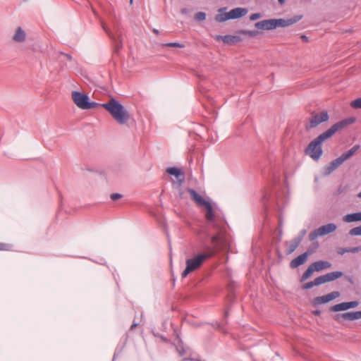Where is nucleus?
Masks as SVG:
<instances>
[{"mask_svg":"<svg viewBox=\"0 0 361 361\" xmlns=\"http://www.w3.org/2000/svg\"><path fill=\"white\" fill-rule=\"evenodd\" d=\"M247 13V10L244 8H235L227 12V16L225 18L237 19L244 16Z\"/></svg>","mask_w":361,"mask_h":361,"instance_id":"14","label":"nucleus"},{"mask_svg":"<svg viewBox=\"0 0 361 361\" xmlns=\"http://www.w3.org/2000/svg\"><path fill=\"white\" fill-rule=\"evenodd\" d=\"M234 38H235V37L231 36V35H224V36L217 35L216 37V39H217V40L221 39L226 44L233 43L234 42Z\"/></svg>","mask_w":361,"mask_h":361,"instance_id":"23","label":"nucleus"},{"mask_svg":"<svg viewBox=\"0 0 361 361\" xmlns=\"http://www.w3.org/2000/svg\"><path fill=\"white\" fill-rule=\"evenodd\" d=\"M337 226L334 223H329L326 225H323L320 226L319 228L314 230L309 234V239L310 241L316 242L315 240L319 236H323L325 235H327L329 233H331L336 231Z\"/></svg>","mask_w":361,"mask_h":361,"instance_id":"9","label":"nucleus"},{"mask_svg":"<svg viewBox=\"0 0 361 361\" xmlns=\"http://www.w3.org/2000/svg\"><path fill=\"white\" fill-rule=\"evenodd\" d=\"M101 106L104 108L120 125L126 124L130 118V113L124 106L115 99H111L108 102L103 103Z\"/></svg>","mask_w":361,"mask_h":361,"instance_id":"2","label":"nucleus"},{"mask_svg":"<svg viewBox=\"0 0 361 361\" xmlns=\"http://www.w3.org/2000/svg\"><path fill=\"white\" fill-rule=\"evenodd\" d=\"M340 295L339 292L333 291L325 295L318 296L314 298V302L315 304L326 303L334 299L338 298Z\"/></svg>","mask_w":361,"mask_h":361,"instance_id":"12","label":"nucleus"},{"mask_svg":"<svg viewBox=\"0 0 361 361\" xmlns=\"http://www.w3.org/2000/svg\"><path fill=\"white\" fill-rule=\"evenodd\" d=\"M329 118L327 111H322L319 113L313 112L309 119V122L305 125L306 130H310L316 128L323 122L327 121Z\"/></svg>","mask_w":361,"mask_h":361,"instance_id":"8","label":"nucleus"},{"mask_svg":"<svg viewBox=\"0 0 361 361\" xmlns=\"http://www.w3.org/2000/svg\"><path fill=\"white\" fill-rule=\"evenodd\" d=\"M187 191L190 195L191 199L197 204V206H204L205 207L207 210L205 219L207 221L209 222H214L215 220V215L211 203L204 200L203 197L194 189L188 188Z\"/></svg>","mask_w":361,"mask_h":361,"instance_id":"4","label":"nucleus"},{"mask_svg":"<svg viewBox=\"0 0 361 361\" xmlns=\"http://www.w3.org/2000/svg\"><path fill=\"white\" fill-rule=\"evenodd\" d=\"M66 56H67L69 59H71V56L70 55L66 54Z\"/></svg>","mask_w":361,"mask_h":361,"instance_id":"44","label":"nucleus"},{"mask_svg":"<svg viewBox=\"0 0 361 361\" xmlns=\"http://www.w3.org/2000/svg\"><path fill=\"white\" fill-rule=\"evenodd\" d=\"M313 245L314 246L312 248H309L305 252L300 255L295 259H292L291 262H290V267L291 269H295L300 267V265L303 264L306 262L308 256L312 254L318 248L319 243L314 242Z\"/></svg>","mask_w":361,"mask_h":361,"instance_id":"10","label":"nucleus"},{"mask_svg":"<svg viewBox=\"0 0 361 361\" xmlns=\"http://www.w3.org/2000/svg\"><path fill=\"white\" fill-rule=\"evenodd\" d=\"M306 234V230L303 229L300 231V234L297 237H301V241L303 239V237Z\"/></svg>","mask_w":361,"mask_h":361,"instance_id":"36","label":"nucleus"},{"mask_svg":"<svg viewBox=\"0 0 361 361\" xmlns=\"http://www.w3.org/2000/svg\"><path fill=\"white\" fill-rule=\"evenodd\" d=\"M194 19L198 22L203 21L206 19V13L202 11H199L195 14Z\"/></svg>","mask_w":361,"mask_h":361,"instance_id":"24","label":"nucleus"},{"mask_svg":"<svg viewBox=\"0 0 361 361\" xmlns=\"http://www.w3.org/2000/svg\"><path fill=\"white\" fill-rule=\"evenodd\" d=\"M110 197L112 200L116 201L121 198L122 195L119 193H112Z\"/></svg>","mask_w":361,"mask_h":361,"instance_id":"30","label":"nucleus"},{"mask_svg":"<svg viewBox=\"0 0 361 361\" xmlns=\"http://www.w3.org/2000/svg\"><path fill=\"white\" fill-rule=\"evenodd\" d=\"M255 27L259 30H273L275 29L274 26V20L273 19H268L259 21L255 23Z\"/></svg>","mask_w":361,"mask_h":361,"instance_id":"15","label":"nucleus"},{"mask_svg":"<svg viewBox=\"0 0 361 361\" xmlns=\"http://www.w3.org/2000/svg\"><path fill=\"white\" fill-rule=\"evenodd\" d=\"M314 271H315V269H314V267L313 265L311 264L308 267L307 269L304 271V273L302 274V275L301 276V278L300 279V282H304L307 279H308L312 275V274L314 273Z\"/></svg>","mask_w":361,"mask_h":361,"instance_id":"21","label":"nucleus"},{"mask_svg":"<svg viewBox=\"0 0 361 361\" xmlns=\"http://www.w3.org/2000/svg\"><path fill=\"white\" fill-rule=\"evenodd\" d=\"M301 243V237H295L291 241H286L285 245L287 246L286 254L289 255L292 254L299 246Z\"/></svg>","mask_w":361,"mask_h":361,"instance_id":"13","label":"nucleus"},{"mask_svg":"<svg viewBox=\"0 0 361 361\" xmlns=\"http://www.w3.org/2000/svg\"><path fill=\"white\" fill-rule=\"evenodd\" d=\"M219 240L220 237L218 234L214 235L211 238L212 243H217L219 241Z\"/></svg>","mask_w":361,"mask_h":361,"instance_id":"33","label":"nucleus"},{"mask_svg":"<svg viewBox=\"0 0 361 361\" xmlns=\"http://www.w3.org/2000/svg\"><path fill=\"white\" fill-rule=\"evenodd\" d=\"M133 1V0H130V4H132Z\"/></svg>","mask_w":361,"mask_h":361,"instance_id":"46","label":"nucleus"},{"mask_svg":"<svg viewBox=\"0 0 361 361\" xmlns=\"http://www.w3.org/2000/svg\"><path fill=\"white\" fill-rule=\"evenodd\" d=\"M316 271H320L323 269L331 267V263L328 261L319 260L312 263Z\"/></svg>","mask_w":361,"mask_h":361,"instance_id":"18","label":"nucleus"},{"mask_svg":"<svg viewBox=\"0 0 361 361\" xmlns=\"http://www.w3.org/2000/svg\"><path fill=\"white\" fill-rule=\"evenodd\" d=\"M343 320L354 321L361 319V310L356 312H348L342 314Z\"/></svg>","mask_w":361,"mask_h":361,"instance_id":"17","label":"nucleus"},{"mask_svg":"<svg viewBox=\"0 0 361 361\" xmlns=\"http://www.w3.org/2000/svg\"><path fill=\"white\" fill-rule=\"evenodd\" d=\"M138 324L137 323H133L131 326H130V329H133L135 326H137Z\"/></svg>","mask_w":361,"mask_h":361,"instance_id":"38","label":"nucleus"},{"mask_svg":"<svg viewBox=\"0 0 361 361\" xmlns=\"http://www.w3.org/2000/svg\"><path fill=\"white\" fill-rule=\"evenodd\" d=\"M13 40L16 42L22 43L26 39V33L21 27H18L16 30V32L13 36Z\"/></svg>","mask_w":361,"mask_h":361,"instance_id":"16","label":"nucleus"},{"mask_svg":"<svg viewBox=\"0 0 361 361\" xmlns=\"http://www.w3.org/2000/svg\"><path fill=\"white\" fill-rule=\"evenodd\" d=\"M360 148V145H356L350 148L348 151L343 153L339 157L331 161L325 167V173L330 174L341 166L345 160L350 159Z\"/></svg>","mask_w":361,"mask_h":361,"instance_id":"6","label":"nucleus"},{"mask_svg":"<svg viewBox=\"0 0 361 361\" xmlns=\"http://www.w3.org/2000/svg\"><path fill=\"white\" fill-rule=\"evenodd\" d=\"M350 106L353 109H361V97L353 100L350 102Z\"/></svg>","mask_w":361,"mask_h":361,"instance_id":"25","label":"nucleus"},{"mask_svg":"<svg viewBox=\"0 0 361 361\" xmlns=\"http://www.w3.org/2000/svg\"><path fill=\"white\" fill-rule=\"evenodd\" d=\"M345 222H353L361 221V212L348 214L343 217Z\"/></svg>","mask_w":361,"mask_h":361,"instance_id":"20","label":"nucleus"},{"mask_svg":"<svg viewBox=\"0 0 361 361\" xmlns=\"http://www.w3.org/2000/svg\"><path fill=\"white\" fill-rule=\"evenodd\" d=\"M350 250H343L342 252H339L340 254H343L344 252H349Z\"/></svg>","mask_w":361,"mask_h":361,"instance_id":"41","label":"nucleus"},{"mask_svg":"<svg viewBox=\"0 0 361 361\" xmlns=\"http://www.w3.org/2000/svg\"><path fill=\"white\" fill-rule=\"evenodd\" d=\"M314 314L316 315H319L321 314V311L320 310H315L314 312Z\"/></svg>","mask_w":361,"mask_h":361,"instance_id":"40","label":"nucleus"},{"mask_svg":"<svg viewBox=\"0 0 361 361\" xmlns=\"http://www.w3.org/2000/svg\"><path fill=\"white\" fill-rule=\"evenodd\" d=\"M176 350L178 351V353H179V355L180 356H183L185 353V351L183 347L180 346V345L176 346Z\"/></svg>","mask_w":361,"mask_h":361,"instance_id":"31","label":"nucleus"},{"mask_svg":"<svg viewBox=\"0 0 361 361\" xmlns=\"http://www.w3.org/2000/svg\"><path fill=\"white\" fill-rule=\"evenodd\" d=\"M166 171L169 174L176 176L180 183L183 181V173L180 169L177 167H170L167 169Z\"/></svg>","mask_w":361,"mask_h":361,"instance_id":"19","label":"nucleus"},{"mask_svg":"<svg viewBox=\"0 0 361 361\" xmlns=\"http://www.w3.org/2000/svg\"><path fill=\"white\" fill-rule=\"evenodd\" d=\"M278 1L280 3V4H281V5L283 4L285 2V0H278Z\"/></svg>","mask_w":361,"mask_h":361,"instance_id":"42","label":"nucleus"},{"mask_svg":"<svg viewBox=\"0 0 361 361\" xmlns=\"http://www.w3.org/2000/svg\"><path fill=\"white\" fill-rule=\"evenodd\" d=\"M343 275L340 271H332L315 278L313 281L307 282L303 284L302 289L310 290L314 286H318L326 282L334 281Z\"/></svg>","mask_w":361,"mask_h":361,"instance_id":"5","label":"nucleus"},{"mask_svg":"<svg viewBox=\"0 0 361 361\" xmlns=\"http://www.w3.org/2000/svg\"><path fill=\"white\" fill-rule=\"evenodd\" d=\"M301 16H295L292 18L288 19L279 18V19H273L274 20V28L277 27H285L289 25H291L297 22H298L301 19Z\"/></svg>","mask_w":361,"mask_h":361,"instance_id":"11","label":"nucleus"},{"mask_svg":"<svg viewBox=\"0 0 361 361\" xmlns=\"http://www.w3.org/2000/svg\"><path fill=\"white\" fill-rule=\"evenodd\" d=\"M348 309L355 308L359 305V302L357 300L348 302Z\"/></svg>","mask_w":361,"mask_h":361,"instance_id":"29","label":"nucleus"},{"mask_svg":"<svg viewBox=\"0 0 361 361\" xmlns=\"http://www.w3.org/2000/svg\"><path fill=\"white\" fill-rule=\"evenodd\" d=\"M9 249V245L6 243H0V250H8Z\"/></svg>","mask_w":361,"mask_h":361,"instance_id":"34","label":"nucleus"},{"mask_svg":"<svg viewBox=\"0 0 361 361\" xmlns=\"http://www.w3.org/2000/svg\"><path fill=\"white\" fill-rule=\"evenodd\" d=\"M342 319V314H338L334 317V320L336 322H341Z\"/></svg>","mask_w":361,"mask_h":361,"instance_id":"35","label":"nucleus"},{"mask_svg":"<svg viewBox=\"0 0 361 361\" xmlns=\"http://www.w3.org/2000/svg\"><path fill=\"white\" fill-rule=\"evenodd\" d=\"M208 249L209 252L199 254L195 257L186 260V267L181 274L183 278L186 277L190 273L199 269L204 260L212 257L214 255V251L212 248L208 247Z\"/></svg>","mask_w":361,"mask_h":361,"instance_id":"3","label":"nucleus"},{"mask_svg":"<svg viewBox=\"0 0 361 361\" xmlns=\"http://www.w3.org/2000/svg\"><path fill=\"white\" fill-rule=\"evenodd\" d=\"M152 31H153V32H154V34H156L157 35H158L159 34V31L158 30H157V29H153V30H152Z\"/></svg>","mask_w":361,"mask_h":361,"instance_id":"39","label":"nucleus"},{"mask_svg":"<svg viewBox=\"0 0 361 361\" xmlns=\"http://www.w3.org/2000/svg\"><path fill=\"white\" fill-rule=\"evenodd\" d=\"M164 47H179L183 48L185 47V44L179 43V42H169L163 44Z\"/></svg>","mask_w":361,"mask_h":361,"instance_id":"27","label":"nucleus"},{"mask_svg":"<svg viewBox=\"0 0 361 361\" xmlns=\"http://www.w3.org/2000/svg\"><path fill=\"white\" fill-rule=\"evenodd\" d=\"M357 196L361 198V192L357 195Z\"/></svg>","mask_w":361,"mask_h":361,"instance_id":"45","label":"nucleus"},{"mask_svg":"<svg viewBox=\"0 0 361 361\" xmlns=\"http://www.w3.org/2000/svg\"><path fill=\"white\" fill-rule=\"evenodd\" d=\"M355 121L356 118L355 117H348L336 122L309 143L305 149V154L314 161L319 160L323 154L322 142L333 136L337 131L343 129L348 125L354 123Z\"/></svg>","mask_w":361,"mask_h":361,"instance_id":"1","label":"nucleus"},{"mask_svg":"<svg viewBox=\"0 0 361 361\" xmlns=\"http://www.w3.org/2000/svg\"><path fill=\"white\" fill-rule=\"evenodd\" d=\"M227 16V13H224L223 14H218L215 16V20L217 22H224L227 20H229V18H225Z\"/></svg>","mask_w":361,"mask_h":361,"instance_id":"28","label":"nucleus"},{"mask_svg":"<svg viewBox=\"0 0 361 361\" xmlns=\"http://www.w3.org/2000/svg\"><path fill=\"white\" fill-rule=\"evenodd\" d=\"M349 234L350 235H361V225L350 230Z\"/></svg>","mask_w":361,"mask_h":361,"instance_id":"26","label":"nucleus"},{"mask_svg":"<svg viewBox=\"0 0 361 361\" xmlns=\"http://www.w3.org/2000/svg\"><path fill=\"white\" fill-rule=\"evenodd\" d=\"M346 303H348V302H343L336 304V305L332 306L330 308V310L331 312H339V311H344V310H348V305Z\"/></svg>","mask_w":361,"mask_h":361,"instance_id":"22","label":"nucleus"},{"mask_svg":"<svg viewBox=\"0 0 361 361\" xmlns=\"http://www.w3.org/2000/svg\"><path fill=\"white\" fill-rule=\"evenodd\" d=\"M261 17V14L259 13H253L250 16V19L251 20H255Z\"/></svg>","mask_w":361,"mask_h":361,"instance_id":"32","label":"nucleus"},{"mask_svg":"<svg viewBox=\"0 0 361 361\" xmlns=\"http://www.w3.org/2000/svg\"><path fill=\"white\" fill-rule=\"evenodd\" d=\"M301 38L302 39V40L304 42H308V37L306 35H302Z\"/></svg>","mask_w":361,"mask_h":361,"instance_id":"37","label":"nucleus"},{"mask_svg":"<svg viewBox=\"0 0 361 361\" xmlns=\"http://www.w3.org/2000/svg\"><path fill=\"white\" fill-rule=\"evenodd\" d=\"M357 250H358V248H357V247L353 248V249L352 250V252H355V251H357Z\"/></svg>","mask_w":361,"mask_h":361,"instance_id":"43","label":"nucleus"},{"mask_svg":"<svg viewBox=\"0 0 361 361\" xmlns=\"http://www.w3.org/2000/svg\"><path fill=\"white\" fill-rule=\"evenodd\" d=\"M72 99L74 103L81 109H91L95 108L99 104L90 102L89 96L78 91L72 92Z\"/></svg>","mask_w":361,"mask_h":361,"instance_id":"7","label":"nucleus"}]
</instances>
